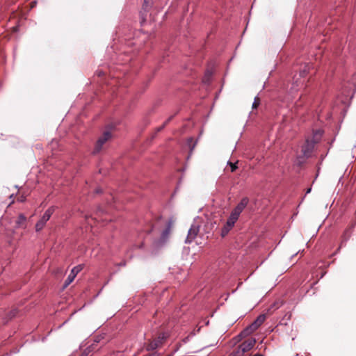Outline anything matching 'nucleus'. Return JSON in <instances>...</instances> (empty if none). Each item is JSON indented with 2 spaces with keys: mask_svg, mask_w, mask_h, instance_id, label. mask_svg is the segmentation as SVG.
I'll list each match as a JSON object with an SVG mask.
<instances>
[{
  "mask_svg": "<svg viewBox=\"0 0 356 356\" xmlns=\"http://www.w3.org/2000/svg\"><path fill=\"white\" fill-rule=\"evenodd\" d=\"M323 133L321 130H316L313 132L311 137L306 139L305 144L302 146V154L298 156L296 159V165L300 166L307 159L312 156L314 146L321 140Z\"/></svg>",
  "mask_w": 356,
  "mask_h": 356,
  "instance_id": "f257e3e1",
  "label": "nucleus"
},
{
  "mask_svg": "<svg viewBox=\"0 0 356 356\" xmlns=\"http://www.w3.org/2000/svg\"><path fill=\"white\" fill-rule=\"evenodd\" d=\"M254 338H248L238 346L236 350L230 356H243L244 353L251 350L255 345Z\"/></svg>",
  "mask_w": 356,
  "mask_h": 356,
  "instance_id": "f03ea898",
  "label": "nucleus"
},
{
  "mask_svg": "<svg viewBox=\"0 0 356 356\" xmlns=\"http://www.w3.org/2000/svg\"><path fill=\"white\" fill-rule=\"evenodd\" d=\"M266 316L265 314L259 315L257 319L248 327H247L242 332V335H248L255 330H257L259 326L265 321Z\"/></svg>",
  "mask_w": 356,
  "mask_h": 356,
  "instance_id": "7ed1b4c3",
  "label": "nucleus"
},
{
  "mask_svg": "<svg viewBox=\"0 0 356 356\" xmlns=\"http://www.w3.org/2000/svg\"><path fill=\"white\" fill-rule=\"evenodd\" d=\"M112 137L111 132L110 131H105L103 134L98 138L92 153L94 154L99 153L103 148L104 145Z\"/></svg>",
  "mask_w": 356,
  "mask_h": 356,
  "instance_id": "20e7f679",
  "label": "nucleus"
},
{
  "mask_svg": "<svg viewBox=\"0 0 356 356\" xmlns=\"http://www.w3.org/2000/svg\"><path fill=\"white\" fill-rule=\"evenodd\" d=\"M55 208L54 207H49L44 213L40 220H39L35 225V230L40 231L44 227L46 222L50 219L51 215L54 212Z\"/></svg>",
  "mask_w": 356,
  "mask_h": 356,
  "instance_id": "39448f33",
  "label": "nucleus"
},
{
  "mask_svg": "<svg viewBox=\"0 0 356 356\" xmlns=\"http://www.w3.org/2000/svg\"><path fill=\"white\" fill-rule=\"evenodd\" d=\"M249 198L247 197H244L241 199L240 202L236 206V207L232 211L230 216L236 218L238 219L240 214L244 210V209L247 207L249 203Z\"/></svg>",
  "mask_w": 356,
  "mask_h": 356,
  "instance_id": "423d86ee",
  "label": "nucleus"
},
{
  "mask_svg": "<svg viewBox=\"0 0 356 356\" xmlns=\"http://www.w3.org/2000/svg\"><path fill=\"white\" fill-rule=\"evenodd\" d=\"M200 226L195 222L191 225L186 238V243H191L195 238L200 232Z\"/></svg>",
  "mask_w": 356,
  "mask_h": 356,
  "instance_id": "0eeeda50",
  "label": "nucleus"
},
{
  "mask_svg": "<svg viewBox=\"0 0 356 356\" xmlns=\"http://www.w3.org/2000/svg\"><path fill=\"white\" fill-rule=\"evenodd\" d=\"M82 269V265H78L74 267L65 282L64 287H67L68 285H70L73 282L78 273H79Z\"/></svg>",
  "mask_w": 356,
  "mask_h": 356,
  "instance_id": "6e6552de",
  "label": "nucleus"
},
{
  "mask_svg": "<svg viewBox=\"0 0 356 356\" xmlns=\"http://www.w3.org/2000/svg\"><path fill=\"white\" fill-rule=\"evenodd\" d=\"M236 221L237 220L236 218H234L232 216H229L227 222L225 224L221 230V236L222 237L225 236L228 234V232L232 229V228L234 227Z\"/></svg>",
  "mask_w": 356,
  "mask_h": 356,
  "instance_id": "1a4fd4ad",
  "label": "nucleus"
},
{
  "mask_svg": "<svg viewBox=\"0 0 356 356\" xmlns=\"http://www.w3.org/2000/svg\"><path fill=\"white\" fill-rule=\"evenodd\" d=\"M164 339H165V337L163 335L159 336L157 338H156L154 340L149 342L146 346L147 350H148V351L153 350L159 348L163 343Z\"/></svg>",
  "mask_w": 356,
  "mask_h": 356,
  "instance_id": "9d476101",
  "label": "nucleus"
},
{
  "mask_svg": "<svg viewBox=\"0 0 356 356\" xmlns=\"http://www.w3.org/2000/svg\"><path fill=\"white\" fill-rule=\"evenodd\" d=\"M172 226H173V220H169L167 223L166 228L163 230V232L161 234V243H165L167 241V239L171 232Z\"/></svg>",
  "mask_w": 356,
  "mask_h": 356,
  "instance_id": "9b49d317",
  "label": "nucleus"
},
{
  "mask_svg": "<svg viewBox=\"0 0 356 356\" xmlns=\"http://www.w3.org/2000/svg\"><path fill=\"white\" fill-rule=\"evenodd\" d=\"M152 5V0H144L143 4V11H140V16L142 18V22L145 21V18L144 16L143 12H147L149 10V9L151 8Z\"/></svg>",
  "mask_w": 356,
  "mask_h": 356,
  "instance_id": "f8f14e48",
  "label": "nucleus"
},
{
  "mask_svg": "<svg viewBox=\"0 0 356 356\" xmlns=\"http://www.w3.org/2000/svg\"><path fill=\"white\" fill-rule=\"evenodd\" d=\"M26 218L23 214H19L16 220V227L19 228L26 227Z\"/></svg>",
  "mask_w": 356,
  "mask_h": 356,
  "instance_id": "ddd939ff",
  "label": "nucleus"
},
{
  "mask_svg": "<svg viewBox=\"0 0 356 356\" xmlns=\"http://www.w3.org/2000/svg\"><path fill=\"white\" fill-rule=\"evenodd\" d=\"M355 225L352 224L350 226H349L345 231L342 236L343 241H346L350 236L351 234V230L354 227Z\"/></svg>",
  "mask_w": 356,
  "mask_h": 356,
  "instance_id": "4468645a",
  "label": "nucleus"
},
{
  "mask_svg": "<svg viewBox=\"0 0 356 356\" xmlns=\"http://www.w3.org/2000/svg\"><path fill=\"white\" fill-rule=\"evenodd\" d=\"M238 161L235 163H232L230 161L227 162V165L226 167V170H229L230 172H234L237 168Z\"/></svg>",
  "mask_w": 356,
  "mask_h": 356,
  "instance_id": "2eb2a0df",
  "label": "nucleus"
},
{
  "mask_svg": "<svg viewBox=\"0 0 356 356\" xmlns=\"http://www.w3.org/2000/svg\"><path fill=\"white\" fill-rule=\"evenodd\" d=\"M171 120V118H169L160 127L158 128V131H160L161 130H162L163 129V127L167 124V123Z\"/></svg>",
  "mask_w": 356,
  "mask_h": 356,
  "instance_id": "dca6fc26",
  "label": "nucleus"
},
{
  "mask_svg": "<svg viewBox=\"0 0 356 356\" xmlns=\"http://www.w3.org/2000/svg\"><path fill=\"white\" fill-rule=\"evenodd\" d=\"M16 314H17V311L15 309L10 311V314H9V318H12L13 317H14L15 316Z\"/></svg>",
  "mask_w": 356,
  "mask_h": 356,
  "instance_id": "f3484780",
  "label": "nucleus"
},
{
  "mask_svg": "<svg viewBox=\"0 0 356 356\" xmlns=\"http://www.w3.org/2000/svg\"><path fill=\"white\" fill-rule=\"evenodd\" d=\"M257 100H258V99H257V98H255V99H254V102H253V104H252V107H253V108H257V107L258 106V105H259V102H257Z\"/></svg>",
  "mask_w": 356,
  "mask_h": 356,
  "instance_id": "a211bd4d",
  "label": "nucleus"
},
{
  "mask_svg": "<svg viewBox=\"0 0 356 356\" xmlns=\"http://www.w3.org/2000/svg\"><path fill=\"white\" fill-rule=\"evenodd\" d=\"M102 189L100 187H98L95 189V193L97 194L102 193Z\"/></svg>",
  "mask_w": 356,
  "mask_h": 356,
  "instance_id": "6ab92c4d",
  "label": "nucleus"
},
{
  "mask_svg": "<svg viewBox=\"0 0 356 356\" xmlns=\"http://www.w3.org/2000/svg\"><path fill=\"white\" fill-rule=\"evenodd\" d=\"M305 74H306V70H302V71H301V72H300V76H305Z\"/></svg>",
  "mask_w": 356,
  "mask_h": 356,
  "instance_id": "aec40b11",
  "label": "nucleus"
},
{
  "mask_svg": "<svg viewBox=\"0 0 356 356\" xmlns=\"http://www.w3.org/2000/svg\"><path fill=\"white\" fill-rule=\"evenodd\" d=\"M24 196H21L19 197H18V200L20 201V202H24Z\"/></svg>",
  "mask_w": 356,
  "mask_h": 356,
  "instance_id": "412c9836",
  "label": "nucleus"
},
{
  "mask_svg": "<svg viewBox=\"0 0 356 356\" xmlns=\"http://www.w3.org/2000/svg\"><path fill=\"white\" fill-rule=\"evenodd\" d=\"M147 356H157V354H156V353H151V354H149V355H148Z\"/></svg>",
  "mask_w": 356,
  "mask_h": 356,
  "instance_id": "4be33fe9",
  "label": "nucleus"
},
{
  "mask_svg": "<svg viewBox=\"0 0 356 356\" xmlns=\"http://www.w3.org/2000/svg\"><path fill=\"white\" fill-rule=\"evenodd\" d=\"M253 356H264V355L262 354H261V353H257V354H255Z\"/></svg>",
  "mask_w": 356,
  "mask_h": 356,
  "instance_id": "5701e85b",
  "label": "nucleus"
},
{
  "mask_svg": "<svg viewBox=\"0 0 356 356\" xmlns=\"http://www.w3.org/2000/svg\"><path fill=\"white\" fill-rule=\"evenodd\" d=\"M102 74H103V72H98V76H101V75H102Z\"/></svg>",
  "mask_w": 356,
  "mask_h": 356,
  "instance_id": "b1692460",
  "label": "nucleus"
},
{
  "mask_svg": "<svg viewBox=\"0 0 356 356\" xmlns=\"http://www.w3.org/2000/svg\"><path fill=\"white\" fill-rule=\"evenodd\" d=\"M286 325V323H282V322H281V323H280V325Z\"/></svg>",
  "mask_w": 356,
  "mask_h": 356,
  "instance_id": "393cba45",
  "label": "nucleus"
},
{
  "mask_svg": "<svg viewBox=\"0 0 356 356\" xmlns=\"http://www.w3.org/2000/svg\"><path fill=\"white\" fill-rule=\"evenodd\" d=\"M311 191V188H309L307 191V193H309Z\"/></svg>",
  "mask_w": 356,
  "mask_h": 356,
  "instance_id": "a878e982",
  "label": "nucleus"
},
{
  "mask_svg": "<svg viewBox=\"0 0 356 356\" xmlns=\"http://www.w3.org/2000/svg\"><path fill=\"white\" fill-rule=\"evenodd\" d=\"M290 318H291V314L289 315L288 319H289Z\"/></svg>",
  "mask_w": 356,
  "mask_h": 356,
  "instance_id": "bb28decb",
  "label": "nucleus"
}]
</instances>
